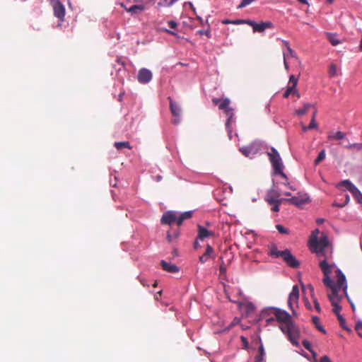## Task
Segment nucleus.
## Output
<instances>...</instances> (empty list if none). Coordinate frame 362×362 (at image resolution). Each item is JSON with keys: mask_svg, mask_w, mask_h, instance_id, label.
I'll return each mask as SVG.
<instances>
[{"mask_svg": "<svg viewBox=\"0 0 362 362\" xmlns=\"http://www.w3.org/2000/svg\"><path fill=\"white\" fill-rule=\"evenodd\" d=\"M197 19L199 21V23L202 25H204L205 24H206V25H208V27H209L208 18H206L204 21L201 16L197 15Z\"/></svg>", "mask_w": 362, "mask_h": 362, "instance_id": "obj_51", "label": "nucleus"}, {"mask_svg": "<svg viewBox=\"0 0 362 362\" xmlns=\"http://www.w3.org/2000/svg\"><path fill=\"white\" fill-rule=\"evenodd\" d=\"M116 62L120 65V67L118 68L117 71H121L122 69H124L125 62L122 61L120 58H117Z\"/></svg>", "mask_w": 362, "mask_h": 362, "instance_id": "obj_49", "label": "nucleus"}, {"mask_svg": "<svg viewBox=\"0 0 362 362\" xmlns=\"http://www.w3.org/2000/svg\"><path fill=\"white\" fill-rule=\"evenodd\" d=\"M326 36L329 42L333 46H337L341 43V41L338 38L337 33H326Z\"/></svg>", "mask_w": 362, "mask_h": 362, "instance_id": "obj_24", "label": "nucleus"}, {"mask_svg": "<svg viewBox=\"0 0 362 362\" xmlns=\"http://www.w3.org/2000/svg\"><path fill=\"white\" fill-rule=\"evenodd\" d=\"M193 211H187L185 212L180 213L177 211L176 214V224L178 227H180L182 223L192 217Z\"/></svg>", "mask_w": 362, "mask_h": 362, "instance_id": "obj_18", "label": "nucleus"}, {"mask_svg": "<svg viewBox=\"0 0 362 362\" xmlns=\"http://www.w3.org/2000/svg\"><path fill=\"white\" fill-rule=\"evenodd\" d=\"M146 9L144 5H132L129 8H126V11L130 13L132 15H135L141 13Z\"/></svg>", "mask_w": 362, "mask_h": 362, "instance_id": "obj_22", "label": "nucleus"}, {"mask_svg": "<svg viewBox=\"0 0 362 362\" xmlns=\"http://www.w3.org/2000/svg\"><path fill=\"white\" fill-rule=\"evenodd\" d=\"M249 25L252 27L253 32L262 33L264 32L267 28H273V23L271 21L256 23L255 21L250 20Z\"/></svg>", "mask_w": 362, "mask_h": 362, "instance_id": "obj_12", "label": "nucleus"}, {"mask_svg": "<svg viewBox=\"0 0 362 362\" xmlns=\"http://www.w3.org/2000/svg\"><path fill=\"white\" fill-rule=\"evenodd\" d=\"M115 147L117 149V150H121L122 148H128V149H131L132 148V146L130 145V143L129 141H119V142H115V144H114Z\"/></svg>", "mask_w": 362, "mask_h": 362, "instance_id": "obj_29", "label": "nucleus"}, {"mask_svg": "<svg viewBox=\"0 0 362 362\" xmlns=\"http://www.w3.org/2000/svg\"><path fill=\"white\" fill-rule=\"evenodd\" d=\"M219 272L221 275L225 274L226 273V268L223 265H221L219 267Z\"/></svg>", "mask_w": 362, "mask_h": 362, "instance_id": "obj_61", "label": "nucleus"}, {"mask_svg": "<svg viewBox=\"0 0 362 362\" xmlns=\"http://www.w3.org/2000/svg\"><path fill=\"white\" fill-rule=\"evenodd\" d=\"M291 94H296L297 95L298 98L300 97V94L298 93L296 88L293 87V86H288L286 90V91L284 92V93L283 94V97L285 98H288V96L291 95Z\"/></svg>", "mask_w": 362, "mask_h": 362, "instance_id": "obj_26", "label": "nucleus"}, {"mask_svg": "<svg viewBox=\"0 0 362 362\" xmlns=\"http://www.w3.org/2000/svg\"><path fill=\"white\" fill-rule=\"evenodd\" d=\"M250 20H243V19H235L233 20V25H242V24H247L249 25Z\"/></svg>", "mask_w": 362, "mask_h": 362, "instance_id": "obj_41", "label": "nucleus"}, {"mask_svg": "<svg viewBox=\"0 0 362 362\" xmlns=\"http://www.w3.org/2000/svg\"><path fill=\"white\" fill-rule=\"evenodd\" d=\"M308 129H313L317 128V124L314 119H311V121L308 126H307Z\"/></svg>", "mask_w": 362, "mask_h": 362, "instance_id": "obj_50", "label": "nucleus"}, {"mask_svg": "<svg viewBox=\"0 0 362 362\" xmlns=\"http://www.w3.org/2000/svg\"><path fill=\"white\" fill-rule=\"evenodd\" d=\"M284 180H285V182H282L283 185L288 187V188L290 189L291 190H293V191L296 190V188L295 187H293V185H291V183L288 181V179L287 180L286 179H284Z\"/></svg>", "mask_w": 362, "mask_h": 362, "instance_id": "obj_53", "label": "nucleus"}, {"mask_svg": "<svg viewBox=\"0 0 362 362\" xmlns=\"http://www.w3.org/2000/svg\"><path fill=\"white\" fill-rule=\"evenodd\" d=\"M166 238L169 243H172L175 239L172 234V231L168 230L167 231Z\"/></svg>", "mask_w": 362, "mask_h": 362, "instance_id": "obj_54", "label": "nucleus"}, {"mask_svg": "<svg viewBox=\"0 0 362 362\" xmlns=\"http://www.w3.org/2000/svg\"><path fill=\"white\" fill-rule=\"evenodd\" d=\"M185 4H188L189 6V7L192 8V10L194 11V13L197 15L196 8L191 1L185 2Z\"/></svg>", "mask_w": 362, "mask_h": 362, "instance_id": "obj_62", "label": "nucleus"}, {"mask_svg": "<svg viewBox=\"0 0 362 362\" xmlns=\"http://www.w3.org/2000/svg\"><path fill=\"white\" fill-rule=\"evenodd\" d=\"M319 233H320L319 229L316 228L315 230H314L312 232V235L310 238V240H316L318 238L317 236H318Z\"/></svg>", "mask_w": 362, "mask_h": 362, "instance_id": "obj_47", "label": "nucleus"}, {"mask_svg": "<svg viewBox=\"0 0 362 362\" xmlns=\"http://www.w3.org/2000/svg\"><path fill=\"white\" fill-rule=\"evenodd\" d=\"M288 83H291V86L296 88L298 84V78H296L294 75H291L289 77Z\"/></svg>", "mask_w": 362, "mask_h": 362, "instance_id": "obj_42", "label": "nucleus"}, {"mask_svg": "<svg viewBox=\"0 0 362 362\" xmlns=\"http://www.w3.org/2000/svg\"><path fill=\"white\" fill-rule=\"evenodd\" d=\"M339 321V323H340V326L346 329V330H350L349 328L346 326V320L344 319V317L341 315H339V316L337 317Z\"/></svg>", "mask_w": 362, "mask_h": 362, "instance_id": "obj_38", "label": "nucleus"}, {"mask_svg": "<svg viewBox=\"0 0 362 362\" xmlns=\"http://www.w3.org/2000/svg\"><path fill=\"white\" fill-rule=\"evenodd\" d=\"M257 342L259 344L258 354L261 356H265V351L260 336H257Z\"/></svg>", "mask_w": 362, "mask_h": 362, "instance_id": "obj_34", "label": "nucleus"}, {"mask_svg": "<svg viewBox=\"0 0 362 362\" xmlns=\"http://www.w3.org/2000/svg\"><path fill=\"white\" fill-rule=\"evenodd\" d=\"M325 151L324 149L320 151L317 155V158L315 160V165H318L322 160H323L325 158Z\"/></svg>", "mask_w": 362, "mask_h": 362, "instance_id": "obj_33", "label": "nucleus"}, {"mask_svg": "<svg viewBox=\"0 0 362 362\" xmlns=\"http://www.w3.org/2000/svg\"><path fill=\"white\" fill-rule=\"evenodd\" d=\"M262 147L261 141H254L247 146L240 147L239 150L245 157L252 158L262 150Z\"/></svg>", "mask_w": 362, "mask_h": 362, "instance_id": "obj_6", "label": "nucleus"}, {"mask_svg": "<svg viewBox=\"0 0 362 362\" xmlns=\"http://www.w3.org/2000/svg\"><path fill=\"white\" fill-rule=\"evenodd\" d=\"M355 329L358 334L362 338V320H358L357 322Z\"/></svg>", "mask_w": 362, "mask_h": 362, "instance_id": "obj_40", "label": "nucleus"}, {"mask_svg": "<svg viewBox=\"0 0 362 362\" xmlns=\"http://www.w3.org/2000/svg\"><path fill=\"white\" fill-rule=\"evenodd\" d=\"M283 56H284V67L286 70H288L289 69V66H288V64L286 61V59L288 57V54L285 52H283Z\"/></svg>", "mask_w": 362, "mask_h": 362, "instance_id": "obj_52", "label": "nucleus"}, {"mask_svg": "<svg viewBox=\"0 0 362 362\" xmlns=\"http://www.w3.org/2000/svg\"><path fill=\"white\" fill-rule=\"evenodd\" d=\"M329 238L326 235H322L316 240H309V245L313 252L319 257L325 256V249L329 245Z\"/></svg>", "mask_w": 362, "mask_h": 362, "instance_id": "obj_5", "label": "nucleus"}, {"mask_svg": "<svg viewBox=\"0 0 362 362\" xmlns=\"http://www.w3.org/2000/svg\"><path fill=\"white\" fill-rule=\"evenodd\" d=\"M303 346L305 347V349H306L308 351H309L310 353H312V354L313 355V356L315 358L317 354L312 349V346H311V344L309 341L308 340H303Z\"/></svg>", "mask_w": 362, "mask_h": 362, "instance_id": "obj_32", "label": "nucleus"}, {"mask_svg": "<svg viewBox=\"0 0 362 362\" xmlns=\"http://www.w3.org/2000/svg\"><path fill=\"white\" fill-rule=\"evenodd\" d=\"M281 196L280 190L278 189V187L276 186V185L274 183L271 189H269L266 194L265 200L269 203V197L273 198L274 199H276Z\"/></svg>", "mask_w": 362, "mask_h": 362, "instance_id": "obj_19", "label": "nucleus"}, {"mask_svg": "<svg viewBox=\"0 0 362 362\" xmlns=\"http://www.w3.org/2000/svg\"><path fill=\"white\" fill-rule=\"evenodd\" d=\"M241 341L243 342V349H247L249 343L247 339L245 336L240 337Z\"/></svg>", "mask_w": 362, "mask_h": 362, "instance_id": "obj_48", "label": "nucleus"}, {"mask_svg": "<svg viewBox=\"0 0 362 362\" xmlns=\"http://www.w3.org/2000/svg\"><path fill=\"white\" fill-rule=\"evenodd\" d=\"M313 107V105L310 103H306L302 108L298 109L296 110V114L300 116L305 115L308 110Z\"/></svg>", "mask_w": 362, "mask_h": 362, "instance_id": "obj_30", "label": "nucleus"}, {"mask_svg": "<svg viewBox=\"0 0 362 362\" xmlns=\"http://www.w3.org/2000/svg\"><path fill=\"white\" fill-rule=\"evenodd\" d=\"M288 198H279V197L276 199H274L273 198L269 197V204H272L273 203H276L280 205L283 202H288Z\"/></svg>", "mask_w": 362, "mask_h": 362, "instance_id": "obj_35", "label": "nucleus"}, {"mask_svg": "<svg viewBox=\"0 0 362 362\" xmlns=\"http://www.w3.org/2000/svg\"><path fill=\"white\" fill-rule=\"evenodd\" d=\"M152 77V72L146 68H141L137 74V80L142 84L148 83L151 81Z\"/></svg>", "mask_w": 362, "mask_h": 362, "instance_id": "obj_11", "label": "nucleus"}, {"mask_svg": "<svg viewBox=\"0 0 362 362\" xmlns=\"http://www.w3.org/2000/svg\"><path fill=\"white\" fill-rule=\"evenodd\" d=\"M284 250H279L275 245H273L271 248L270 251L269 252V255L275 258L281 257L283 255Z\"/></svg>", "mask_w": 362, "mask_h": 362, "instance_id": "obj_25", "label": "nucleus"}, {"mask_svg": "<svg viewBox=\"0 0 362 362\" xmlns=\"http://www.w3.org/2000/svg\"><path fill=\"white\" fill-rule=\"evenodd\" d=\"M344 147L348 149L355 148L356 150L361 151V150H362V143L349 144L344 146Z\"/></svg>", "mask_w": 362, "mask_h": 362, "instance_id": "obj_36", "label": "nucleus"}, {"mask_svg": "<svg viewBox=\"0 0 362 362\" xmlns=\"http://www.w3.org/2000/svg\"><path fill=\"white\" fill-rule=\"evenodd\" d=\"M214 252V248L209 244H207L205 252L199 257L200 262L204 264L207 262L213 255Z\"/></svg>", "mask_w": 362, "mask_h": 362, "instance_id": "obj_21", "label": "nucleus"}, {"mask_svg": "<svg viewBox=\"0 0 362 362\" xmlns=\"http://www.w3.org/2000/svg\"><path fill=\"white\" fill-rule=\"evenodd\" d=\"M350 202V197L349 194H345V200L344 202H343V204H344V206H346Z\"/></svg>", "mask_w": 362, "mask_h": 362, "instance_id": "obj_63", "label": "nucleus"}, {"mask_svg": "<svg viewBox=\"0 0 362 362\" xmlns=\"http://www.w3.org/2000/svg\"><path fill=\"white\" fill-rule=\"evenodd\" d=\"M274 206L272 207V211H275V212H278L279 211V204H276V203H273L272 204Z\"/></svg>", "mask_w": 362, "mask_h": 362, "instance_id": "obj_58", "label": "nucleus"}, {"mask_svg": "<svg viewBox=\"0 0 362 362\" xmlns=\"http://www.w3.org/2000/svg\"><path fill=\"white\" fill-rule=\"evenodd\" d=\"M342 187H344L346 189H347L352 194L354 198L356 200V202L358 204H362L361 192L349 180H344L339 182L337 185V187L339 189H340Z\"/></svg>", "mask_w": 362, "mask_h": 362, "instance_id": "obj_7", "label": "nucleus"}, {"mask_svg": "<svg viewBox=\"0 0 362 362\" xmlns=\"http://www.w3.org/2000/svg\"><path fill=\"white\" fill-rule=\"evenodd\" d=\"M212 103L214 105H218V108L220 110H224V113L226 116V129L229 139H231L233 137L232 133L233 127L235 125L236 122V118L235 117L234 109L229 107L230 100L228 98L223 100L218 98H214L212 99Z\"/></svg>", "mask_w": 362, "mask_h": 362, "instance_id": "obj_3", "label": "nucleus"}, {"mask_svg": "<svg viewBox=\"0 0 362 362\" xmlns=\"http://www.w3.org/2000/svg\"><path fill=\"white\" fill-rule=\"evenodd\" d=\"M264 356H261V355L257 354L255 357V361L254 362H265Z\"/></svg>", "mask_w": 362, "mask_h": 362, "instance_id": "obj_55", "label": "nucleus"}, {"mask_svg": "<svg viewBox=\"0 0 362 362\" xmlns=\"http://www.w3.org/2000/svg\"><path fill=\"white\" fill-rule=\"evenodd\" d=\"M329 74L331 77H334L337 74V66L334 64H331L329 67Z\"/></svg>", "mask_w": 362, "mask_h": 362, "instance_id": "obj_37", "label": "nucleus"}, {"mask_svg": "<svg viewBox=\"0 0 362 362\" xmlns=\"http://www.w3.org/2000/svg\"><path fill=\"white\" fill-rule=\"evenodd\" d=\"M332 305L334 307L333 313L337 315V317H338L339 315H341L340 311L341 310L342 307L340 305V304H336V305Z\"/></svg>", "mask_w": 362, "mask_h": 362, "instance_id": "obj_44", "label": "nucleus"}, {"mask_svg": "<svg viewBox=\"0 0 362 362\" xmlns=\"http://www.w3.org/2000/svg\"><path fill=\"white\" fill-rule=\"evenodd\" d=\"M168 231H172V234L175 239H177L180 235V227L178 226L176 228H174L172 226H170V230Z\"/></svg>", "mask_w": 362, "mask_h": 362, "instance_id": "obj_39", "label": "nucleus"}, {"mask_svg": "<svg viewBox=\"0 0 362 362\" xmlns=\"http://www.w3.org/2000/svg\"><path fill=\"white\" fill-rule=\"evenodd\" d=\"M299 298V288L298 285H294L291 292L289 293L288 299V305L293 310V303H297Z\"/></svg>", "mask_w": 362, "mask_h": 362, "instance_id": "obj_15", "label": "nucleus"}, {"mask_svg": "<svg viewBox=\"0 0 362 362\" xmlns=\"http://www.w3.org/2000/svg\"><path fill=\"white\" fill-rule=\"evenodd\" d=\"M276 309V308H274V307H269V308H264L260 313L259 319L265 318L267 317H268L270 316H274Z\"/></svg>", "mask_w": 362, "mask_h": 362, "instance_id": "obj_23", "label": "nucleus"}, {"mask_svg": "<svg viewBox=\"0 0 362 362\" xmlns=\"http://www.w3.org/2000/svg\"><path fill=\"white\" fill-rule=\"evenodd\" d=\"M168 100L170 101V108L172 115L175 117V119L173 120V124H177L180 122V116L182 110L180 105L175 102L170 97H168Z\"/></svg>", "mask_w": 362, "mask_h": 362, "instance_id": "obj_9", "label": "nucleus"}, {"mask_svg": "<svg viewBox=\"0 0 362 362\" xmlns=\"http://www.w3.org/2000/svg\"><path fill=\"white\" fill-rule=\"evenodd\" d=\"M276 320L275 317L274 316H270V317H267L265 318H260L259 320H265L266 323H267V325L271 324L272 322H274V320Z\"/></svg>", "mask_w": 362, "mask_h": 362, "instance_id": "obj_46", "label": "nucleus"}, {"mask_svg": "<svg viewBox=\"0 0 362 362\" xmlns=\"http://www.w3.org/2000/svg\"><path fill=\"white\" fill-rule=\"evenodd\" d=\"M319 362H332V361L327 356L325 355L321 357Z\"/></svg>", "mask_w": 362, "mask_h": 362, "instance_id": "obj_57", "label": "nucleus"}, {"mask_svg": "<svg viewBox=\"0 0 362 362\" xmlns=\"http://www.w3.org/2000/svg\"><path fill=\"white\" fill-rule=\"evenodd\" d=\"M308 287H309L310 291L312 292V299H313V303L315 305V308L317 312L321 313V311H322L321 307L320 305V303H319L317 298L314 295V288L311 285H309Z\"/></svg>", "mask_w": 362, "mask_h": 362, "instance_id": "obj_27", "label": "nucleus"}, {"mask_svg": "<svg viewBox=\"0 0 362 362\" xmlns=\"http://www.w3.org/2000/svg\"><path fill=\"white\" fill-rule=\"evenodd\" d=\"M310 202V198L307 194L304 196H293L288 198V202L296 205L298 207H300L302 205L307 204Z\"/></svg>", "mask_w": 362, "mask_h": 362, "instance_id": "obj_14", "label": "nucleus"}, {"mask_svg": "<svg viewBox=\"0 0 362 362\" xmlns=\"http://www.w3.org/2000/svg\"><path fill=\"white\" fill-rule=\"evenodd\" d=\"M341 288H336L332 290V293L329 295V300L332 305L339 304L341 296L339 295V291Z\"/></svg>", "mask_w": 362, "mask_h": 362, "instance_id": "obj_20", "label": "nucleus"}, {"mask_svg": "<svg viewBox=\"0 0 362 362\" xmlns=\"http://www.w3.org/2000/svg\"><path fill=\"white\" fill-rule=\"evenodd\" d=\"M160 266L164 271L169 273L175 274L180 271L179 267L163 259L160 261Z\"/></svg>", "mask_w": 362, "mask_h": 362, "instance_id": "obj_17", "label": "nucleus"}, {"mask_svg": "<svg viewBox=\"0 0 362 362\" xmlns=\"http://www.w3.org/2000/svg\"><path fill=\"white\" fill-rule=\"evenodd\" d=\"M168 23L170 28L172 29H175L177 26V23L175 21H169L168 22Z\"/></svg>", "mask_w": 362, "mask_h": 362, "instance_id": "obj_56", "label": "nucleus"}, {"mask_svg": "<svg viewBox=\"0 0 362 362\" xmlns=\"http://www.w3.org/2000/svg\"><path fill=\"white\" fill-rule=\"evenodd\" d=\"M274 317L281 323L279 329L281 332L287 335L293 346H298L299 343L297 339L300 337V332L298 325L293 322L291 315L286 310L276 308Z\"/></svg>", "mask_w": 362, "mask_h": 362, "instance_id": "obj_1", "label": "nucleus"}, {"mask_svg": "<svg viewBox=\"0 0 362 362\" xmlns=\"http://www.w3.org/2000/svg\"><path fill=\"white\" fill-rule=\"evenodd\" d=\"M53 8L54 16L60 21H64L65 16V8L59 0H54L53 1Z\"/></svg>", "mask_w": 362, "mask_h": 362, "instance_id": "obj_13", "label": "nucleus"}, {"mask_svg": "<svg viewBox=\"0 0 362 362\" xmlns=\"http://www.w3.org/2000/svg\"><path fill=\"white\" fill-rule=\"evenodd\" d=\"M176 211H167L164 212L160 218V223L172 226L174 223H176Z\"/></svg>", "mask_w": 362, "mask_h": 362, "instance_id": "obj_10", "label": "nucleus"}, {"mask_svg": "<svg viewBox=\"0 0 362 362\" xmlns=\"http://www.w3.org/2000/svg\"><path fill=\"white\" fill-rule=\"evenodd\" d=\"M281 258L284 262L290 267L297 269L300 267V262L292 255L291 252L288 249L284 250Z\"/></svg>", "mask_w": 362, "mask_h": 362, "instance_id": "obj_8", "label": "nucleus"}, {"mask_svg": "<svg viewBox=\"0 0 362 362\" xmlns=\"http://www.w3.org/2000/svg\"><path fill=\"white\" fill-rule=\"evenodd\" d=\"M312 322L315 325V327L322 333L326 334V330L323 326L320 323V318L317 316H313Z\"/></svg>", "mask_w": 362, "mask_h": 362, "instance_id": "obj_28", "label": "nucleus"}, {"mask_svg": "<svg viewBox=\"0 0 362 362\" xmlns=\"http://www.w3.org/2000/svg\"><path fill=\"white\" fill-rule=\"evenodd\" d=\"M289 55L291 57H296V53L295 52V51L293 49H292L291 47L287 49Z\"/></svg>", "mask_w": 362, "mask_h": 362, "instance_id": "obj_60", "label": "nucleus"}, {"mask_svg": "<svg viewBox=\"0 0 362 362\" xmlns=\"http://www.w3.org/2000/svg\"><path fill=\"white\" fill-rule=\"evenodd\" d=\"M332 206H335V207H339V208H343L345 206L343 203H339L337 202H334L332 204Z\"/></svg>", "mask_w": 362, "mask_h": 362, "instance_id": "obj_59", "label": "nucleus"}, {"mask_svg": "<svg viewBox=\"0 0 362 362\" xmlns=\"http://www.w3.org/2000/svg\"><path fill=\"white\" fill-rule=\"evenodd\" d=\"M197 229V239L201 241H203L206 238L213 237L214 235V231L207 230L202 225L198 224Z\"/></svg>", "mask_w": 362, "mask_h": 362, "instance_id": "obj_16", "label": "nucleus"}, {"mask_svg": "<svg viewBox=\"0 0 362 362\" xmlns=\"http://www.w3.org/2000/svg\"><path fill=\"white\" fill-rule=\"evenodd\" d=\"M319 266L322 269V272L324 274L323 283L324 284L330 288L332 290L336 288H342L343 291L346 298H349V296L347 293V283L344 274L341 272L340 269H337V282L334 284L332 279L330 278V275L332 272V266L329 264L327 259H325L320 262Z\"/></svg>", "mask_w": 362, "mask_h": 362, "instance_id": "obj_2", "label": "nucleus"}, {"mask_svg": "<svg viewBox=\"0 0 362 362\" xmlns=\"http://www.w3.org/2000/svg\"><path fill=\"white\" fill-rule=\"evenodd\" d=\"M267 154L269 157V160L273 168V174L275 175H279L283 179H286L287 180L288 177L284 173V166L278 151L274 147H272L271 151L268 152Z\"/></svg>", "mask_w": 362, "mask_h": 362, "instance_id": "obj_4", "label": "nucleus"}, {"mask_svg": "<svg viewBox=\"0 0 362 362\" xmlns=\"http://www.w3.org/2000/svg\"><path fill=\"white\" fill-rule=\"evenodd\" d=\"M232 21L233 20H229V19H223L221 23L224 25H228V24H232Z\"/></svg>", "mask_w": 362, "mask_h": 362, "instance_id": "obj_64", "label": "nucleus"}, {"mask_svg": "<svg viewBox=\"0 0 362 362\" xmlns=\"http://www.w3.org/2000/svg\"><path fill=\"white\" fill-rule=\"evenodd\" d=\"M199 35H205L208 37H211V30L209 27L206 30H199L197 31Z\"/></svg>", "mask_w": 362, "mask_h": 362, "instance_id": "obj_45", "label": "nucleus"}, {"mask_svg": "<svg viewBox=\"0 0 362 362\" xmlns=\"http://www.w3.org/2000/svg\"><path fill=\"white\" fill-rule=\"evenodd\" d=\"M329 139H335V140H341L345 139V134L343 133L341 131H338L335 133H332V134L329 135Z\"/></svg>", "mask_w": 362, "mask_h": 362, "instance_id": "obj_31", "label": "nucleus"}, {"mask_svg": "<svg viewBox=\"0 0 362 362\" xmlns=\"http://www.w3.org/2000/svg\"><path fill=\"white\" fill-rule=\"evenodd\" d=\"M276 228L277 230L279 231V233L281 234H288V230L281 224H277L276 226Z\"/></svg>", "mask_w": 362, "mask_h": 362, "instance_id": "obj_43", "label": "nucleus"}]
</instances>
